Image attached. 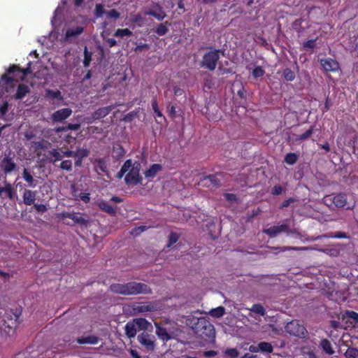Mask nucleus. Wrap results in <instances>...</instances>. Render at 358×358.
Wrapping results in <instances>:
<instances>
[{"label":"nucleus","instance_id":"obj_1","mask_svg":"<svg viewBox=\"0 0 358 358\" xmlns=\"http://www.w3.org/2000/svg\"><path fill=\"white\" fill-rule=\"evenodd\" d=\"M185 324L190 327L198 336L204 339L206 341H215V327L205 317L197 318L194 316L189 315L187 317Z\"/></svg>","mask_w":358,"mask_h":358},{"label":"nucleus","instance_id":"obj_2","mask_svg":"<svg viewBox=\"0 0 358 358\" xmlns=\"http://www.w3.org/2000/svg\"><path fill=\"white\" fill-rule=\"evenodd\" d=\"M111 292L123 295H136L140 294H150V287L141 282H130L124 284H113L110 287Z\"/></svg>","mask_w":358,"mask_h":358},{"label":"nucleus","instance_id":"obj_3","mask_svg":"<svg viewBox=\"0 0 358 358\" xmlns=\"http://www.w3.org/2000/svg\"><path fill=\"white\" fill-rule=\"evenodd\" d=\"M30 66L31 62L27 64V67L24 69H22L16 65L11 66L8 70V73H13V76L9 77L6 74L3 75L0 80V87L4 88L6 92H9L10 88L14 87L15 81L18 82L25 78V76L29 73Z\"/></svg>","mask_w":358,"mask_h":358},{"label":"nucleus","instance_id":"obj_4","mask_svg":"<svg viewBox=\"0 0 358 358\" xmlns=\"http://www.w3.org/2000/svg\"><path fill=\"white\" fill-rule=\"evenodd\" d=\"M323 202L329 207L334 204L336 208H343L347 203V196L343 193L326 195L323 198Z\"/></svg>","mask_w":358,"mask_h":358},{"label":"nucleus","instance_id":"obj_5","mask_svg":"<svg viewBox=\"0 0 358 358\" xmlns=\"http://www.w3.org/2000/svg\"><path fill=\"white\" fill-rule=\"evenodd\" d=\"M141 165L138 162H135L132 164L131 161V165L129 171L127 172V174L124 178L125 182L127 185H137L141 182V178L139 176Z\"/></svg>","mask_w":358,"mask_h":358},{"label":"nucleus","instance_id":"obj_6","mask_svg":"<svg viewBox=\"0 0 358 358\" xmlns=\"http://www.w3.org/2000/svg\"><path fill=\"white\" fill-rule=\"evenodd\" d=\"M220 59L219 50H210L206 52L201 62V66L205 67L210 71H213L216 68L217 62Z\"/></svg>","mask_w":358,"mask_h":358},{"label":"nucleus","instance_id":"obj_7","mask_svg":"<svg viewBox=\"0 0 358 358\" xmlns=\"http://www.w3.org/2000/svg\"><path fill=\"white\" fill-rule=\"evenodd\" d=\"M285 330L291 335L297 337H305L307 330L303 324H301L298 320H292L288 322L285 326Z\"/></svg>","mask_w":358,"mask_h":358},{"label":"nucleus","instance_id":"obj_8","mask_svg":"<svg viewBox=\"0 0 358 358\" xmlns=\"http://www.w3.org/2000/svg\"><path fill=\"white\" fill-rule=\"evenodd\" d=\"M137 340L147 350H154L155 348V338L153 335L143 332L138 336Z\"/></svg>","mask_w":358,"mask_h":358},{"label":"nucleus","instance_id":"obj_9","mask_svg":"<svg viewBox=\"0 0 358 358\" xmlns=\"http://www.w3.org/2000/svg\"><path fill=\"white\" fill-rule=\"evenodd\" d=\"M84 30L82 25H70L66 30L64 41L71 42L73 38L80 35Z\"/></svg>","mask_w":358,"mask_h":358},{"label":"nucleus","instance_id":"obj_10","mask_svg":"<svg viewBox=\"0 0 358 358\" xmlns=\"http://www.w3.org/2000/svg\"><path fill=\"white\" fill-rule=\"evenodd\" d=\"M145 15L153 16L158 20H164L166 14L165 11L163 10L162 7L158 3H155L151 6L148 10L144 12Z\"/></svg>","mask_w":358,"mask_h":358},{"label":"nucleus","instance_id":"obj_11","mask_svg":"<svg viewBox=\"0 0 358 358\" xmlns=\"http://www.w3.org/2000/svg\"><path fill=\"white\" fill-rule=\"evenodd\" d=\"M289 231V226L287 224L273 226L268 229H263V233L267 234L271 238H274L281 233H288Z\"/></svg>","mask_w":358,"mask_h":358},{"label":"nucleus","instance_id":"obj_12","mask_svg":"<svg viewBox=\"0 0 358 358\" xmlns=\"http://www.w3.org/2000/svg\"><path fill=\"white\" fill-rule=\"evenodd\" d=\"M133 310L135 313H144L156 311L157 307L154 303H139L134 305Z\"/></svg>","mask_w":358,"mask_h":358},{"label":"nucleus","instance_id":"obj_13","mask_svg":"<svg viewBox=\"0 0 358 358\" xmlns=\"http://www.w3.org/2000/svg\"><path fill=\"white\" fill-rule=\"evenodd\" d=\"M320 62L325 71H337L340 68L338 62L329 57L321 59Z\"/></svg>","mask_w":358,"mask_h":358},{"label":"nucleus","instance_id":"obj_14","mask_svg":"<svg viewBox=\"0 0 358 358\" xmlns=\"http://www.w3.org/2000/svg\"><path fill=\"white\" fill-rule=\"evenodd\" d=\"M18 316L16 314L12 313H7L2 320L3 322L1 327H8L9 329H14L18 324Z\"/></svg>","mask_w":358,"mask_h":358},{"label":"nucleus","instance_id":"obj_15","mask_svg":"<svg viewBox=\"0 0 358 358\" xmlns=\"http://www.w3.org/2000/svg\"><path fill=\"white\" fill-rule=\"evenodd\" d=\"M72 114V110L65 108L55 111L52 115V120L55 122H61L67 119Z\"/></svg>","mask_w":358,"mask_h":358},{"label":"nucleus","instance_id":"obj_16","mask_svg":"<svg viewBox=\"0 0 358 358\" xmlns=\"http://www.w3.org/2000/svg\"><path fill=\"white\" fill-rule=\"evenodd\" d=\"M155 326L156 327L155 333L160 340L166 342L173 338V334L169 332L165 327L160 326L156 322L155 323Z\"/></svg>","mask_w":358,"mask_h":358},{"label":"nucleus","instance_id":"obj_17","mask_svg":"<svg viewBox=\"0 0 358 358\" xmlns=\"http://www.w3.org/2000/svg\"><path fill=\"white\" fill-rule=\"evenodd\" d=\"M51 144L50 142L45 140H41L39 141H32L31 142V149L36 152V155L39 156L41 155V152L42 150H45L48 149L50 147Z\"/></svg>","mask_w":358,"mask_h":358},{"label":"nucleus","instance_id":"obj_18","mask_svg":"<svg viewBox=\"0 0 358 358\" xmlns=\"http://www.w3.org/2000/svg\"><path fill=\"white\" fill-rule=\"evenodd\" d=\"M1 169L6 174L10 173L13 171L16 168V164L10 157H5L1 161Z\"/></svg>","mask_w":358,"mask_h":358},{"label":"nucleus","instance_id":"obj_19","mask_svg":"<svg viewBox=\"0 0 358 358\" xmlns=\"http://www.w3.org/2000/svg\"><path fill=\"white\" fill-rule=\"evenodd\" d=\"M36 198V192L24 189L22 195L23 202L25 205L31 206L34 203Z\"/></svg>","mask_w":358,"mask_h":358},{"label":"nucleus","instance_id":"obj_20","mask_svg":"<svg viewBox=\"0 0 358 358\" xmlns=\"http://www.w3.org/2000/svg\"><path fill=\"white\" fill-rule=\"evenodd\" d=\"M320 347L327 355H332L335 352L331 342L327 338H323L320 341Z\"/></svg>","mask_w":358,"mask_h":358},{"label":"nucleus","instance_id":"obj_21","mask_svg":"<svg viewBox=\"0 0 358 358\" xmlns=\"http://www.w3.org/2000/svg\"><path fill=\"white\" fill-rule=\"evenodd\" d=\"M23 179L28 183V186L34 188L37 185V180L34 178L30 171L27 169H24L22 172Z\"/></svg>","mask_w":358,"mask_h":358},{"label":"nucleus","instance_id":"obj_22","mask_svg":"<svg viewBox=\"0 0 358 358\" xmlns=\"http://www.w3.org/2000/svg\"><path fill=\"white\" fill-rule=\"evenodd\" d=\"M124 330L126 335L130 338H134L138 331L134 320L126 324Z\"/></svg>","mask_w":358,"mask_h":358},{"label":"nucleus","instance_id":"obj_23","mask_svg":"<svg viewBox=\"0 0 358 358\" xmlns=\"http://www.w3.org/2000/svg\"><path fill=\"white\" fill-rule=\"evenodd\" d=\"M113 108L114 106H113L99 108L93 113L94 119L99 120L106 117Z\"/></svg>","mask_w":358,"mask_h":358},{"label":"nucleus","instance_id":"obj_24","mask_svg":"<svg viewBox=\"0 0 358 358\" xmlns=\"http://www.w3.org/2000/svg\"><path fill=\"white\" fill-rule=\"evenodd\" d=\"M135 324L138 331L148 330L149 328L152 329L151 324L144 318H136L134 320Z\"/></svg>","mask_w":358,"mask_h":358},{"label":"nucleus","instance_id":"obj_25","mask_svg":"<svg viewBox=\"0 0 358 358\" xmlns=\"http://www.w3.org/2000/svg\"><path fill=\"white\" fill-rule=\"evenodd\" d=\"M78 343L80 344H97L99 338L96 336H87L78 338Z\"/></svg>","mask_w":358,"mask_h":358},{"label":"nucleus","instance_id":"obj_26","mask_svg":"<svg viewBox=\"0 0 358 358\" xmlns=\"http://www.w3.org/2000/svg\"><path fill=\"white\" fill-rule=\"evenodd\" d=\"M162 169V166L158 164H152L145 172V178H154Z\"/></svg>","mask_w":358,"mask_h":358},{"label":"nucleus","instance_id":"obj_27","mask_svg":"<svg viewBox=\"0 0 358 358\" xmlns=\"http://www.w3.org/2000/svg\"><path fill=\"white\" fill-rule=\"evenodd\" d=\"M203 182H205V185L217 187L220 185V180L215 175H210L203 178Z\"/></svg>","mask_w":358,"mask_h":358},{"label":"nucleus","instance_id":"obj_28","mask_svg":"<svg viewBox=\"0 0 358 358\" xmlns=\"http://www.w3.org/2000/svg\"><path fill=\"white\" fill-rule=\"evenodd\" d=\"M29 92V88L27 85L24 84H20L18 85L17 91L15 94V98L17 99H21L25 96V95Z\"/></svg>","mask_w":358,"mask_h":358},{"label":"nucleus","instance_id":"obj_29","mask_svg":"<svg viewBox=\"0 0 358 358\" xmlns=\"http://www.w3.org/2000/svg\"><path fill=\"white\" fill-rule=\"evenodd\" d=\"M80 124H69L66 127H59L50 131V132L59 133L62 131H66L67 130H78L80 128Z\"/></svg>","mask_w":358,"mask_h":358},{"label":"nucleus","instance_id":"obj_30","mask_svg":"<svg viewBox=\"0 0 358 358\" xmlns=\"http://www.w3.org/2000/svg\"><path fill=\"white\" fill-rule=\"evenodd\" d=\"M225 312V308L223 306H218L215 308H212L210 310L208 314L215 318L221 317Z\"/></svg>","mask_w":358,"mask_h":358},{"label":"nucleus","instance_id":"obj_31","mask_svg":"<svg viewBox=\"0 0 358 358\" xmlns=\"http://www.w3.org/2000/svg\"><path fill=\"white\" fill-rule=\"evenodd\" d=\"M273 250H277L278 252H285L287 250H307L311 249V248L309 247H276V248H271Z\"/></svg>","mask_w":358,"mask_h":358},{"label":"nucleus","instance_id":"obj_32","mask_svg":"<svg viewBox=\"0 0 358 358\" xmlns=\"http://www.w3.org/2000/svg\"><path fill=\"white\" fill-rule=\"evenodd\" d=\"M99 206L102 210L108 213L110 215H114L116 212L115 208L106 201H101L99 203Z\"/></svg>","mask_w":358,"mask_h":358},{"label":"nucleus","instance_id":"obj_33","mask_svg":"<svg viewBox=\"0 0 358 358\" xmlns=\"http://www.w3.org/2000/svg\"><path fill=\"white\" fill-rule=\"evenodd\" d=\"M259 352L263 353H271L273 350L271 343L268 342H260L259 343Z\"/></svg>","mask_w":358,"mask_h":358},{"label":"nucleus","instance_id":"obj_34","mask_svg":"<svg viewBox=\"0 0 358 358\" xmlns=\"http://www.w3.org/2000/svg\"><path fill=\"white\" fill-rule=\"evenodd\" d=\"M95 169L99 174H100V171L106 173L107 166L106 162L101 159H96L95 162Z\"/></svg>","mask_w":358,"mask_h":358},{"label":"nucleus","instance_id":"obj_35","mask_svg":"<svg viewBox=\"0 0 358 358\" xmlns=\"http://www.w3.org/2000/svg\"><path fill=\"white\" fill-rule=\"evenodd\" d=\"M251 312L258 314L261 316L266 315V310L260 303L254 304L251 308L249 309Z\"/></svg>","mask_w":358,"mask_h":358},{"label":"nucleus","instance_id":"obj_36","mask_svg":"<svg viewBox=\"0 0 358 358\" xmlns=\"http://www.w3.org/2000/svg\"><path fill=\"white\" fill-rule=\"evenodd\" d=\"M124 154L125 151L122 146L117 145L116 146L113 147V157L114 158L120 159L124 155Z\"/></svg>","mask_w":358,"mask_h":358},{"label":"nucleus","instance_id":"obj_37","mask_svg":"<svg viewBox=\"0 0 358 358\" xmlns=\"http://www.w3.org/2000/svg\"><path fill=\"white\" fill-rule=\"evenodd\" d=\"M133 33L131 31H130L129 29H117L114 36L115 37H120V38H124L125 36H132Z\"/></svg>","mask_w":358,"mask_h":358},{"label":"nucleus","instance_id":"obj_38","mask_svg":"<svg viewBox=\"0 0 358 358\" xmlns=\"http://www.w3.org/2000/svg\"><path fill=\"white\" fill-rule=\"evenodd\" d=\"M2 193H6L9 197V199H13V191L12 186L10 183H6L4 187H0V194Z\"/></svg>","mask_w":358,"mask_h":358},{"label":"nucleus","instance_id":"obj_39","mask_svg":"<svg viewBox=\"0 0 358 358\" xmlns=\"http://www.w3.org/2000/svg\"><path fill=\"white\" fill-rule=\"evenodd\" d=\"M314 131L313 127H311L308 130H307L305 133L296 136V138H294V141H304L308 139L310 137V136L313 134Z\"/></svg>","mask_w":358,"mask_h":358},{"label":"nucleus","instance_id":"obj_40","mask_svg":"<svg viewBox=\"0 0 358 358\" xmlns=\"http://www.w3.org/2000/svg\"><path fill=\"white\" fill-rule=\"evenodd\" d=\"M130 165H131V160L130 159L127 160L124 162V164H123V166H122L120 171L117 173V177L118 178H122L124 176V175L129 171Z\"/></svg>","mask_w":358,"mask_h":358},{"label":"nucleus","instance_id":"obj_41","mask_svg":"<svg viewBox=\"0 0 358 358\" xmlns=\"http://www.w3.org/2000/svg\"><path fill=\"white\" fill-rule=\"evenodd\" d=\"M298 157L299 156L295 153H288L285 157V162L289 165H292L296 162Z\"/></svg>","mask_w":358,"mask_h":358},{"label":"nucleus","instance_id":"obj_42","mask_svg":"<svg viewBox=\"0 0 358 358\" xmlns=\"http://www.w3.org/2000/svg\"><path fill=\"white\" fill-rule=\"evenodd\" d=\"M344 356L346 358H358V349L355 348H348L344 353Z\"/></svg>","mask_w":358,"mask_h":358},{"label":"nucleus","instance_id":"obj_43","mask_svg":"<svg viewBox=\"0 0 358 358\" xmlns=\"http://www.w3.org/2000/svg\"><path fill=\"white\" fill-rule=\"evenodd\" d=\"M46 95L51 99H62L61 96V92L59 90H47Z\"/></svg>","mask_w":358,"mask_h":358},{"label":"nucleus","instance_id":"obj_44","mask_svg":"<svg viewBox=\"0 0 358 358\" xmlns=\"http://www.w3.org/2000/svg\"><path fill=\"white\" fill-rule=\"evenodd\" d=\"M92 59V53L88 51L87 48L85 47L84 50V60L83 64L85 67H87Z\"/></svg>","mask_w":358,"mask_h":358},{"label":"nucleus","instance_id":"obj_45","mask_svg":"<svg viewBox=\"0 0 358 358\" xmlns=\"http://www.w3.org/2000/svg\"><path fill=\"white\" fill-rule=\"evenodd\" d=\"M179 239V235L176 232H171L169 236V243L167 247H171L173 244L176 243Z\"/></svg>","mask_w":358,"mask_h":358},{"label":"nucleus","instance_id":"obj_46","mask_svg":"<svg viewBox=\"0 0 358 358\" xmlns=\"http://www.w3.org/2000/svg\"><path fill=\"white\" fill-rule=\"evenodd\" d=\"M131 22L137 24V26L141 27L144 24V19L143 17L138 14L133 16L131 19Z\"/></svg>","mask_w":358,"mask_h":358},{"label":"nucleus","instance_id":"obj_47","mask_svg":"<svg viewBox=\"0 0 358 358\" xmlns=\"http://www.w3.org/2000/svg\"><path fill=\"white\" fill-rule=\"evenodd\" d=\"M283 75L285 78L288 81H292L295 78V74L294 71L289 69H285L284 70Z\"/></svg>","mask_w":358,"mask_h":358},{"label":"nucleus","instance_id":"obj_48","mask_svg":"<svg viewBox=\"0 0 358 358\" xmlns=\"http://www.w3.org/2000/svg\"><path fill=\"white\" fill-rule=\"evenodd\" d=\"M50 154L55 158L53 162H56L57 161H60L64 158V155H62V152H59L56 149H53L50 152Z\"/></svg>","mask_w":358,"mask_h":358},{"label":"nucleus","instance_id":"obj_49","mask_svg":"<svg viewBox=\"0 0 358 358\" xmlns=\"http://www.w3.org/2000/svg\"><path fill=\"white\" fill-rule=\"evenodd\" d=\"M76 157H79L80 159H83L87 157L89 155V151L85 148H78L76 152H75Z\"/></svg>","mask_w":358,"mask_h":358},{"label":"nucleus","instance_id":"obj_50","mask_svg":"<svg viewBox=\"0 0 358 358\" xmlns=\"http://www.w3.org/2000/svg\"><path fill=\"white\" fill-rule=\"evenodd\" d=\"M166 106H167V112H168L169 116L171 118L176 117V114H177L176 106L174 105L171 104V103H170V102H169L167 103Z\"/></svg>","mask_w":358,"mask_h":358},{"label":"nucleus","instance_id":"obj_51","mask_svg":"<svg viewBox=\"0 0 358 358\" xmlns=\"http://www.w3.org/2000/svg\"><path fill=\"white\" fill-rule=\"evenodd\" d=\"M224 354L230 358H236L239 355L238 350L236 348L227 349L224 352Z\"/></svg>","mask_w":358,"mask_h":358},{"label":"nucleus","instance_id":"obj_52","mask_svg":"<svg viewBox=\"0 0 358 358\" xmlns=\"http://www.w3.org/2000/svg\"><path fill=\"white\" fill-rule=\"evenodd\" d=\"M59 167L62 170L71 171L72 170V162L71 160H64L60 164Z\"/></svg>","mask_w":358,"mask_h":358},{"label":"nucleus","instance_id":"obj_53","mask_svg":"<svg viewBox=\"0 0 358 358\" xmlns=\"http://www.w3.org/2000/svg\"><path fill=\"white\" fill-rule=\"evenodd\" d=\"M264 70L261 66H257L252 71V76L254 78H257L259 77H262L264 74Z\"/></svg>","mask_w":358,"mask_h":358},{"label":"nucleus","instance_id":"obj_54","mask_svg":"<svg viewBox=\"0 0 358 358\" xmlns=\"http://www.w3.org/2000/svg\"><path fill=\"white\" fill-rule=\"evenodd\" d=\"M168 32V28L164 24H160L156 29V33L159 36H164Z\"/></svg>","mask_w":358,"mask_h":358},{"label":"nucleus","instance_id":"obj_55","mask_svg":"<svg viewBox=\"0 0 358 358\" xmlns=\"http://www.w3.org/2000/svg\"><path fill=\"white\" fill-rule=\"evenodd\" d=\"M62 217H68L69 219L73 220L76 222H80L81 217L76 215V214L70 213H62Z\"/></svg>","mask_w":358,"mask_h":358},{"label":"nucleus","instance_id":"obj_56","mask_svg":"<svg viewBox=\"0 0 358 358\" xmlns=\"http://www.w3.org/2000/svg\"><path fill=\"white\" fill-rule=\"evenodd\" d=\"M324 237L332 238H346L347 234L343 232H338L336 234H329V235H325Z\"/></svg>","mask_w":358,"mask_h":358},{"label":"nucleus","instance_id":"obj_57","mask_svg":"<svg viewBox=\"0 0 358 358\" xmlns=\"http://www.w3.org/2000/svg\"><path fill=\"white\" fill-rule=\"evenodd\" d=\"M105 13L103 6L102 4H96L95 7L94 14L97 17H100Z\"/></svg>","mask_w":358,"mask_h":358},{"label":"nucleus","instance_id":"obj_58","mask_svg":"<svg viewBox=\"0 0 358 358\" xmlns=\"http://www.w3.org/2000/svg\"><path fill=\"white\" fill-rule=\"evenodd\" d=\"M120 13L115 9L110 10L107 13V16L109 18L117 19L120 17Z\"/></svg>","mask_w":358,"mask_h":358},{"label":"nucleus","instance_id":"obj_59","mask_svg":"<svg viewBox=\"0 0 358 358\" xmlns=\"http://www.w3.org/2000/svg\"><path fill=\"white\" fill-rule=\"evenodd\" d=\"M347 315L352 319L355 323H358V313L355 311H348Z\"/></svg>","mask_w":358,"mask_h":358},{"label":"nucleus","instance_id":"obj_60","mask_svg":"<svg viewBox=\"0 0 358 358\" xmlns=\"http://www.w3.org/2000/svg\"><path fill=\"white\" fill-rule=\"evenodd\" d=\"M8 110V103L5 102L2 106H0V118L4 119V115Z\"/></svg>","mask_w":358,"mask_h":358},{"label":"nucleus","instance_id":"obj_61","mask_svg":"<svg viewBox=\"0 0 358 358\" xmlns=\"http://www.w3.org/2000/svg\"><path fill=\"white\" fill-rule=\"evenodd\" d=\"M303 46L305 48L312 49L315 46V40H308L303 43Z\"/></svg>","mask_w":358,"mask_h":358},{"label":"nucleus","instance_id":"obj_62","mask_svg":"<svg viewBox=\"0 0 358 358\" xmlns=\"http://www.w3.org/2000/svg\"><path fill=\"white\" fill-rule=\"evenodd\" d=\"M34 208L37 212L44 213L47 210V208L43 204H34Z\"/></svg>","mask_w":358,"mask_h":358},{"label":"nucleus","instance_id":"obj_63","mask_svg":"<svg viewBox=\"0 0 358 358\" xmlns=\"http://www.w3.org/2000/svg\"><path fill=\"white\" fill-rule=\"evenodd\" d=\"M282 188L280 185L274 186L272 189V194L274 195H279L282 193Z\"/></svg>","mask_w":358,"mask_h":358},{"label":"nucleus","instance_id":"obj_64","mask_svg":"<svg viewBox=\"0 0 358 358\" xmlns=\"http://www.w3.org/2000/svg\"><path fill=\"white\" fill-rule=\"evenodd\" d=\"M173 93L175 96H179L184 94V90L178 86H175L173 88Z\"/></svg>","mask_w":358,"mask_h":358}]
</instances>
